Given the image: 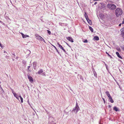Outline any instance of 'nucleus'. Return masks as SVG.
I'll use <instances>...</instances> for the list:
<instances>
[{
  "instance_id": "obj_1",
  "label": "nucleus",
  "mask_w": 124,
  "mask_h": 124,
  "mask_svg": "<svg viewBox=\"0 0 124 124\" xmlns=\"http://www.w3.org/2000/svg\"><path fill=\"white\" fill-rule=\"evenodd\" d=\"M115 14L117 17H119L122 15L123 13V11L121 8H117L115 10Z\"/></svg>"
},
{
  "instance_id": "obj_2",
  "label": "nucleus",
  "mask_w": 124,
  "mask_h": 124,
  "mask_svg": "<svg viewBox=\"0 0 124 124\" xmlns=\"http://www.w3.org/2000/svg\"><path fill=\"white\" fill-rule=\"evenodd\" d=\"M107 7L109 9L113 10L115 9L116 8L115 5L112 4H108L107 5Z\"/></svg>"
},
{
  "instance_id": "obj_3",
  "label": "nucleus",
  "mask_w": 124,
  "mask_h": 124,
  "mask_svg": "<svg viewBox=\"0 0 124 124\" xmlns=\"http://www.w3.org/2000/svg\"><path fill=\"white\" fill-rule=\"evenodd\" d=\"M36 39H37L38 40L45 42V41L44 39L41 36H36Z\"/></svg>"
},
{
  "instance_id": "obj_4",
  "label": "nucleus",
  "mask_w": 124,
  "mask_h": 124,
  "mask_svg": "<svg viewBox=\"0 0 124 124\" xmlns=\"http://www.w3.org/2000/svg\"><path fill=\"white\" fill-rule=\"evenodd\" d=\"M29 81L31 83H33V78L32 77L30 76L29 75H27Z\"/></svg>"
},
{
  "instance_id": "obj_5",
  "label": "nucleus",
  "mask_w": 124,
  "mask_h": 124,
  "mask_svg": "<svg viewBox=\"0 0 124 124\" xmlns=\"http://www.w3.org/2000/svg\"><path fill=\"white\" fill-rule=\"evenodd\" d=\"M57 45H58V47L59 48H60L65 53L66 52V51L63 48V47L62 46L60 45L59 42L57 43Z\"/></svg>"
},
{
  "instance_id": "obj_6",
  "label": "nucleus",
  "mask_w": 124,
  "mask_h": 124,
  "mask_svg": "<svg viewBox=\"0 0 124 124\" xmlns=\"http://www.w3.org/2000/svg\"><path fill=\"white\" fill-rule=\"evenodd\" d=\"M66 38L68 40L71 42H74L73 39L71 37L69 36L68 37H67Z\"/></svg>"
},
{
  "instance_id": "obj_7",
  "label": "nucleus",
  "mask_w": 124,
  "mask_h": 124,
  "mask_svg": "<svg viewBox=\"0 0 124 124\" xmlns=\"http://www.w3.org/2000/svg\"><path fill=\"white\" fill-rule=\"evenodd\" d=\"M79 108L78 106L76 105L75 108L74 109H73V110L74 111H75L76 112H77L78 111Z\"/></svg>"
},
{
  "instance_id": "obj_8",
  "label": "nucleus",
  "mask_w": 124,
  "mask_h": 124,
  "mask_svg": "<svg viewBox=\"0 0 124 124\" xmlns=\"http://www.w3.org/2000/svg\"><path fill=\"white\" fill-rule=\"evenodd\" d=\"M23 38H26V37H29V35H25L22 33H21Z\"/></svg>"
},
{
  "instance_id": "obj_9",
  "label": "nucleus",
  "mask_w": 124,
  "mask_h": 124,
  "mask_svg": "<svg viewBox=\"0 0 124 124\" xmlns=\"http://www.w3.org/2000/svg\"><path fill=\"white\" fill-rule=\"evenodd\" d=\"M122 31V36L124 38V27L121 30Z\"/></svg>"
},
{
  "instance_id": "obj_10",
  "label": "nucleus",
  "mask_w": 124,
  "mask_h": 124,
  "mask_svg": "<svg viewBox=\"0 0 124 124\" xmlns=\"http://www.w3.org/2000/svg\"><path fill=\"white\" fill-rule=\"evenodd\" d=\"M116 55H117V56L119 58L121 59H122L123 58L120 55L119 53L118 52H116Z\"/></svg>"
},
{
  "instance_id": "obj_11",
  "label": "nucleus",
  "mask_w": 124,
  "mask_h": 124,
  "mask_svg": "<svg viewBox=\"0 0 124 124\" xmlns=\"http://www.w3.org/2000/svg\"><path fill=\"white\" fill-rule=\"evenodd\" d=\"M108 99L112 103H113L114 102V101L113 100L112 97L111 96H110V97H108Z\"/></svg>"
},
{
  "instance_id": "obj_12",
  "label": "nucleus",
  "mask_w": 124,
  "mask_h": 124,
  "mask_svg": "<svg viewBox=\"0 0 124 124\" xmlns=\"http://www.w3.org/2000/svg\"><path fill=\"white\" fill-rule=\"evenodd\" d=\"M37 62H34L33 63V65L34 68L35 69L36 68V66H37Z\"/></svg>"
},
{
  "instance_id": "obj_13",
  "label": "nucleus",
  "mask_w": 124,
  "mask_h": 124,
  "mask_svg": "<svg viewBox=\"0 0 124 124\" xmlns=\"http://www.w3.org/2000/svg\"><path fill=\"white\" fill-rule=\"evenodd\" d=\"M93 39L94 40H96L97 41L98 40H99V38L98 36H95L94 37Z\"/></svg>"
},
{
  "instance_id": "obj_14",
  "label": "nucleus",
  "mask_w": 124,
  "mask_h": 124,
  "mask_svg": "<svg viewBox=\"0 0 124 124\" xmlns=\"http://www.w3.org/2000/svg\"><path fill=\"white\" fill-rule=\"evenodd\" d=\"M116 111H119V110L118 108L116 106H115L113 108Z\"/></svg>"
},
{
  "instance_id": "obj_15",
  "label": "nucleus",
  "mask_w": 124,
  "mask_h": 124,
  "mask_svg": "<svg viewBox=\"0 0 124 124\" xmlns=\"http://www.w3.org/2000/svg\"><path fill=\"white\" fill-rule=\"evenodd\" d=\"M43 71L42 69H40L38 72V73L39 74L43 72Z\"/></svg>"
},
{
  "instance_id": "obj_16",
  "label": "nucleus",
  "mask_w": 124,
  "mask_h": 124,
  "mask_svg": "<svg viewBox=\"0 0 124 124\" xmlns=\"http://www.w3.org/2000/svg\"><path fill=\"white\" fill-rule=\"evenodd\" d=\"M107 95V96H108V97H110V94L109 93V92L108 91H107L105 93Z\"/></svg>"
},
{
  "instance_id": "obj_17",
  "label": "nucleus",
  "mask_w": 124,
  "mask_h": 124,
  "mask_svg": "<svg viewBox=\"0 0 124 124\" xmlns=\"http://www.w3.org/2000/svg\"><path fill=\"white\" fill-rule=\"evenodd\" d=\"M89 29L91 32H93V29L91 27L89 26Z\"/></svg>"
},
{
  "instance_id": "obj_18",
  "label": "nucleus",
  "mask_w": 124,
  "mask_h": 124,
  "mask_svg": "<svg viewBox=\"0 0 124 124\" xmlns=\"http://www.w3.org/2000/svg\"><path fill=\"white\" fill-rule=\"evenodd\" d=\"M87 21L90 25H91L92 24V21L91 20L89 19L88 20H87Z\"/></svg>"
},
{
  "instance_id": "obj_19",
  "label": "nucleus",
  "mask_w": 124,
  "mask_h": 124,
  "mask_svg": "<svg viewBox=\"0 0 124 124\" xmlns=\"http://www.w3.org/2000/svg\"><path fill=\"white\" fill-rule=\"evenodd\" d=\"M120 47L123 50H124V45H122L120 46Z\"/></svg>"
},
{
  "instance_id": "obj_20",
  "label": "nucleus",
  "mask_w": 124,
  "mask_h": 124,
  "mask_svg": "<svg viewBox=\"0 0 124 124\" xmlns=\"http://www.w3.org/2000/svg\"><path fill=\"white\" fill-rule=\"evenodd\" d=\"M19 97L20 98L21 102L22 103H23V98L21 96H19Z\"/></svg>"
},
{
  "instance_id": "obj_21",
  "label": "nucleus",
  "mask_w": 124,
  "mask_h": 124,
  "mask_svg": "<svg viewBox=\"0 0 124 124\" xmlns=\"http://www.w3.org/2000/svg\"><path fill=\"white\" fill-rule=\"evenodd\" d=\"M13 94L14 96L16 98L18 96L17 94L16 93H13Z\"/></svg>"
},
{
  "instance_id": "obj_22",
  "label": "nucleus",
  "mask_w": 124,
  "mask_h": 124,
  "mask_svg": "<svg viewBox=\"0 0 124 124\" xmlns=\"http://www.w3.org/2000/svg\"><path fill=\"white\" fill-rule=\"evenodd\" d=\"M53 47L56 50V51L58 53V54H59V52L58 51V50L56 48V47L55 46H53Z\"/></svg>"
},
{
  "instance_id": "obj_23",
  "label": "nucleus",
  "mask_w": 124,
  "mask_h": 124,
  "mask_svg": "<svg viewBox=\"0 0 124 124\" xmlns=\"http://www.w3.org/2000/svg\"><path fill=\"white\" fill-rule=\"evenodd\" d=\"M53 47L56 50V51L58 53V54H59V52L58 51V50L56 48V47L55 46H53Z\"/></svg>"
},
{
  "instance_id": "obj_24",
  "label": "nucleus",
  "mask_w": 124,
  "mask_h": 124,
  "mask_svg": "<svg viewBox=\"0 0 124 124\" xmlns=\"http://www.w3.org/2000/svg\"><path fill=\"white\" fill-rule=\"evenodd\" d=\"M93 74L94 76L96 77L97 76V74L96 72L95 71L94 72H93Z\"/></svg>"
},
{
  "instance_id": "obj_25",
  "label": "nucleus",
  "mask_w": 124,
  "mask_h": 124,
  "mask_svg": "<svg viewBox=\"0 0 124 124\" xmlns=\"http://www.w3.org/2000/svg\"><path fill=\"white\" fill-rule=\"evenodd\" d=\"M47 31L48 32V33L49 34V35H50L51 33L50 31L48 30H47Z\"/></svg>"
},
{
  "instance_id": "obj_26",
  "label": "nucleus",
  "mask_w": 124,
  "mask_h": 124,
  "mask_svg": "<svg viewBox=\"0 0 124 124\" xmlns=\"http://www.w3.org/2000/svg\"><path fill=\"white\" fill-rule=\"evenodd\" d=\"M117 50L119 51L120 52L121 51V50L120 48H117Z\"/></svg>"
},
{
  "instance_id": "obj_27",
  "label": "nucleus",
  "mask_w": 124,
  "mask_h": 124,
  "mask_svg": "<svg viewBox=\"0 0 124 124\" xmlns=\"http://www.w3.org/2000/svg\"><path fill=\"white\" fill-rule=\"evenodd\" d=\"M85 17H86L88 16V15L86 12H85Z\"/></svg>"
},
{
  "instance_id": "obj_28",
  "label": "nucleus",
  "mask_w": 124,
  "mask_h": 124,
  "mask_svg": "<svg viewBox=\"0 0 124 124\" xmlns=\"http://www.w3.org/2000/svg\"><path fill=\"white\" fill-rule=\"evenodd\" d=\"M86 19V20L87 21L89 19L88 18V16L86 17H85Z\"/></svg>"
},
{
  "instance_id": "obj_29",
  "label": "nucleus",
  "mask_w": 124,
  "mask_h": 124,
  "mask_svg": "<svg viewBox=\"0 0 124 124\" xmlns=\"http://www.w3.org/2000/svg\"><path fill=\"white\" fill-rule=\"evenodd\" d=\"M87 42L88 41L87 40V39L85 40L84 41V42L85 43H87Z\"/></svg>"
},
{
  "instance_id": "obj_30",
  "label": "nucleus",
  "mask_w": 124,
  "mask_h": 124,
  "mask_svg": "<svg viewBox=\"0 0 124 124\" xmlns=\"http://www.w3.org/2000/svg\"><path fill=\"white\" fill-rule=\"evenodd\" d=\"M0 46L2 48H3V47L1 43H0Z\"/></svg>"
},
{
  "instance_id": "obj_31",
  "label": "nucleus",
  "mask_w": 124,
  "mask_h": 124,
  "mask_svg": "<svg viewBox=\"0 0 124 124\" xmlns=\"http://www.w3.org/2000/svg\"><path fill=\"white\" fill-rule=\"evenodd\" d=\"M11 89V90L12 92L13 93V94L14 93H15L14 92V91L12 89Z\"/></svg>"
},
{
  "instance_id": "obj_32",
  "label": "nucleus",
  "mask_w": 124,
  "mask_h": 124,
  "mask_svg": "<svg viewBox=\"0 0 124 124\" xmlns=\"http://www.w3.org/2000/svg\"><path fill=\"white\" fill-rule=\"evenodd\" d=\"M124 23V18L123 19V20L122 22V24H123Z\"/></svg>"
},
{
  "instance_id": "obj_33",
  "label": "nucleus",
  "mask_w": 124,
  "mask_h": 124,
  "mask_svg": "<svg viewBox=\"0 0 124 124\" xmlns=\"http://www.w3.org/2000/svg\"><path fill=\"white\" fill-rule=\"evenodd\" d=\"M106 53L108 55V56H109L110 55L108 54V53L107 52H106Z\"/></svg>"
},
{
  "instance_id": "obj_34",
  "label": "nucleus",
  "mask_w": 124,
  "mask_h": 124,
  "mask_svg": "<svg viewBox=\"0 0 124 124\" xmlns=\"http://www.w3.org/2000/svg\"><path fill=\"white\" fill-rule=\"evenodd\" d=\"M102 98V99H103V101H104V103H105V99L104 98Z\"/></svg>"
},
{
  "instance_id": "obj_35",
  "label": "nucleus",
  "mask_w": 124,
  "mask_h": 124,
  "mask_svg": "<svg viewBox=\"0 0 124 124\" xmlns=\"http://www.w3.org/2000/svg\"><path fill=\"white\" fill-rule=\"evenodd\" d=\"M30 66H28V70L30 71H31L30 70H29V68L30 67Z\"/></svg>"
},
{
  "instance_id": "obj_36",
  "label": "nucleus",
  "mask_w": 124,
  "mask_h": 124,
  "mask_svg": "<svg viewBox=\"0 0 124 124\" xmlns=\"http://www.w3.org/2000/svg\"><path fill=\"white\" fill-rule=\"evenodd\" d=\"M17 100H19V97L18 96L16 98Z\"/></svg>"
},
{
  "instance_id": "obj_37",
  "label": "nucleus",
  "mask_w": 124,
  "mask_h": 124,
  "mask_svg": "<svg viewBox=\"0 0 124 124\" xmlns=\"http://www.w3.org/2000/svg\"><path fill=\"white\" fill-rule=\"evenodd\" d=\"M121 24H122L121 23H120V24H119V26H121Z\"/></svg>"
},
{
  "instance_id": "obj_38",
  "label": "nucleus",
  "mask_w": 124,
  "mask_h": 124,
  "mask_svg": "<svg viewBox=\"0 0 124 124\" xmlns=\"http://www.w3.org/2000/svg\"><path fill=\"white\" fill-rule=\"evenodd\" d=\"M97 3V2H95V3H94V4L95 5V4H96Z\"/></svg>"
},
{
  "instance_id": "obj_39",
  "label": "nucleus",
  "mask_w": 124,
  "mask_h": 124,
  "mask_svg": "<svg viewBox=\"0 0 124 124\" xmlns=\"http://www.w3.org/2000/svg\"><path fill=\"white\" fill-rule=\"evenodd\" d=\"M109 56L110 57V58H112V57L111 56V55H110Z\"/></svg>"
},
{
  "instance_id": "obj_40",
  "label": "nucleus",
  "mask_w": 124,
  "mask_h": 124,
  "mask_svg": "<svg viewBox=\"0 0 124 124\" xmlns=\"http://www.w3.org/2000/svg\"><path fill=\"white\" fill-rule=\"evenodd\" d=\"M111 107V106L110 105H109L108 106V107L109 108H110Z\"/></svg>"
},
{
  "instance_id": "obj_41",
  "label": "nucleus",
  "mask_w": 124,
  "mask_h": 124,
  "mask_svg": "<svg viewBox=\"0 0 124 124\" xmlns=\"http://www.w3.org/2000/svg\"><path fill=\"white\" fill-rule=\"evenodd\" d=\"M51 45L53 46H54V45H52V44H51Z\"/></svg>"
},
{
  "instance_id": "obj_42",
  "label": "nucleus",
  "mask_w": 124,
  "mask_h": 124,
  "mask_svg": "<svg viewBox=\"0 0 124 124\" xmlns=\"http://www.w3.org/2000/svg\"><path fill=\"white\" fill-rule=\"evenodd\" d=\"M54 124H56V123H54Z\"/></svg>"
},
{
  "instance_id": "obj_43",
  "label": "nucleus",
  "mask_w": 124,
  "mask_h": 124,
  "mask_svg": "<svg viewBox=\"0 0 124 124\" xmlns=\"http://www.w3.org/2000/svg\"><path fill=\"white\" fill-rule=\"evenodd\" d=\"M43 74H44V75L45 76V74H44V73H43Z\"/></svg>"
}]
</instances>
